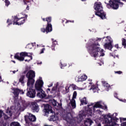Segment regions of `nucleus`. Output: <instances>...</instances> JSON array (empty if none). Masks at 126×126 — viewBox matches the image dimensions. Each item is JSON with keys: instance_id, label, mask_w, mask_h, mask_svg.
I'll return each mask as SVG.
<instances>
[{"instance_id": "obj_1", "label": "nucleus", "mask_w": 126, "mask_h": 126, "mask_svg": "<svg viewBox=\"0 0 126 126\" xmlns=\"http://www.w3.org/2000/svg\"><path fill=\"white\" fill-rule=\"evenodd\" d=\"M102 105H104V102H102V101L96 102L94 105L93 103L89 104L87 107L85 108V111H82L79 112L77 117L74 118L75 121L74 120H72V115H71L70 113H68L63 116V119L65 121L68 126H71L73 122L79 124L82 122L83 117H91L92 115H93V112L97 113V114L101 115L103 111L98 109L100 108L103 110H107V106L106 105L103 106Z\"/></svg>"}, {"instance_id": "obj_2", "label": "nucleus", "mask_w": 126, "mask_h": 126, "mask_svg": "<svg viewBox=\"0 0 126 126\" xmlns=\"http://www.w3.org/2000/svg\"><path fill=\"white\" fill-rule=\"evenodd\" d=\"M101 40H102L101 38H92L89 40L88 43L86 44V48L91 57L97 58L98 56L104 57L105 56L104 49H101L100 44L98 43Z\"/></svg>"}, {"instance_id": "obj_3", "label": "nucleus", "mask_w": 126, "mask_h": 126, "mask_svg": "<svg viewBox=\"0 0 126 126\" xmlns=\"http://www.w3.org/2000/svg\"><path fill=\"white\" fill-rule=\"evenodd\" d=\"M28 106V104L25 100H22L20 103H16L15 106L7 108L6 110V114H3L4 120H8L12 115H15L20 112H23Z\"/></svg>"}, {"instance_id": "obj_4", "label": "nucleus", "mask_w": 126, "mask_h": 126, "mask_svg": "<svg viewBox=\"0 0 126 126\" xmlns=\"http://www.w3.org/2000/svg\"><path fill=\"white\" fill-rule=\"evenodd\" d=\"M28 79L27 82L28 88L27 89V96L30 98H35L36 97V91L33 88L35 83V72L33 70H30L26 74Z\"/></svg>"}, {"instance_id": "obj_5", "label": "nucleus", "mask_w": 126, "mask_h": 126, "mask_svg": "<svg viewBox=\"0 0 126 126\" xmlns=\"http://www.w3.org/2000/svg\"><path fill=\"white\" fill-rule=\"evenodd\" d=\"M117 116H118V113H115L113 114H111V113H108L103 116L102 118L103 124H105L104 126H117V123L119 121L118 118H117Z\"/></svg>"}, {"instance_id": "obj_6", "label": "nucleus", "mask_w": 126, "mask_h": 126, "mask_svg": "<svg viewBox=\"0 0 126 126\" xmlns=\"http://www.w3.org/2000/svg\"><path fill=\"white\" fill-rule=\"evenodd\" d=\"M44 85V82L42 79V77H40L39 79H37L34 85V88L37 91V97L40 98V99H44L46 98L47 94L45 93V91L42 89Z\"/></svg>"}, {"instance_id": "obj_7", "label": "nucleus", "mask_w": 126, "mask_h": 126, "mask_svg": "<svg viewBox=\"0 0 126 126\" xmlns=\"http://www.w3.org/2000/svg\"><path fill=\"white\" fill-rule=\"evenodd\" d=\"M32 55L33 53H32L23 52L20 53H16L14 56V58L18 61H20V62H23V61H24V58H25V57H28L29 58H30V59H26L25 61L29 63L30 61H32V60H33V57H32Z\"/></svg>"}, {"instance_id": "obj_8", "label": "nucleus", "mask_w": 126, "mask_h": 126, "mask_svg": "<svg viewBox=\"0 0 126 126\" xmlns=\"http://www.w3.org/2000/svg\"><path fill=\"white\" fill-rule=\"evenodd\" d=\"M94 8L95 10L97 11V12H95V15L99 16L101 19H105L106 18V14L103 11V7H102L101 2H95Z\"/></svg>"}, {"instance_id": "obj_9", "label": "nucleus", "mask_w": 126, "mask_h": 126, "mask_svg": "<svg viewBox=\"0 0 126 126\" xmlns=\"http://www.w3.org/2000/svg\"><path fill=\"white\" fill-rule=\"evenodd\" d=\"M106 4V7L109 9H118L119 8V3L123 4V3L120 2V0H109V3H107V1H105Z\"/></svg>"}, {"instance_id": "obj_10", "label": "nucleus", "mask_w": 126, "mask_h": 126, "mask_svg": "<svg viewBox=\"0 0 126 126\" xmlns=\"http://www.w3.org/2000/svg\"><path fill=\"white\" fill-rule=\"evenodd\" d=\"M46 21L47 22V26H46V29L42 28L41 31L43 33L46 32V34H48L49 32H52V31H53V28L52 27V24H51L52 18L51 17L46 18Z\"/></svg>"}, {"instance_id": "obj_11", "label": "nucleus", "mask_w": 126, "mask_h": 126, "mask_svg": "<svg viewBox=\"0 0 126 126\" xmlns=\"http://www.w3.org/2000/svg\"><path fill=\"white\" fill-rule=\"evenodd\" d=\"M103 40L105 41L104 47V49H108V50H112L113 48V45H112V43H113V39L110 36H107L106 37L103 38Z\"/></svg>"}, {"instance_id": "obj_12", "label": "nucleus", "mask_w": 126, "mask_h": 126, "mask_svg": "<svg viewBox=\"0 0 126 126\" xmlns=\"http://www.w3.org/2000/svg\"><path fill=\"white\" fill-rule=\"evenodd\" d=\"M43 114L44 116H48L49 114H54V111L52 110V106L49 104H45L44 105V109L42 111Z\"/></svg>"}, {"instance_id": "obj_13", "label": "nucleus", "mask_w": 126, "mask_h": 126, "mask_svg": "<svg viewBox=\"0 0 126 126\" xmlns=\"http://www.w3.org/2000/svg\"><path fill=\"white\" fill-rule=\"evenodd\" d=\"M25 120L26 124L29 125V124H31L29 123V121L30 122H35L36 121V117L31 113H28L27 115L25 116Z\"/></svg>"}, {"instance_id": "obj_14", "label": "nucleus", "mask_w": 126, "mask_h": 126, "mask_svg": "<svg viewBox=\"0 0 126 126\" xmlns=\"http://www.w3.org/2000/svg\"><path fill=\"white\" fill-rule=\"evenodd\" d=\"M25 18L21 17L18 18L17 17H15L13 20V25H22L25 22Z\"/></svg>"}, {"instance_id": "obj_15", "label": "nucleus", "mask_w": 126, "mask_h": 126, "mask_svg": "<svg viewBox=\"0 0 126 126\" xmlns=\"http://www.w3.org/2000/svg\"><path fill=\"white\" fill-rule=\"evenodd\" d=\"M77 95V93L76 91H74L73 94V96L72 99L70 100V105L72 107V109H75L76 108V103L75 102V100L74 99L76 98V96Z\"/></svg>"}, {"instance_id": "obj_16", "label": "nucleus", "mask_w": 126, "mask_h": 126, "mask_svg": "<svg viewBox=\"0 0 126 126\" xmlns=\"http://www.w3.org/2000/svg\"><path fill=\"white\" fill-rule=\"evenodd\" d=\"M59 91L63 93V94H66V93H68L69 91V87L67 86L64 87L63 86H61L59 88Z\"/></svg>"}, {"instance_id": "obj_17", "label": "nucleus", "mask_w": 126, "mask_h": 126, "mask_svg": "<svg viewBox=\"0 0 126 126\" xmlns=\"http://www.w3.org/2000/svg\"><path fill=\"white\" fill-rule=\"evenodd\" d=\"M31 108L32 112L38 113L39 112V106L37 104V103L32 102L31 105Z\"/></svg>"}, {"instance_id": "obj_18", "label": "nucleus", "mask_w": 126, "mask_h": 126, "mask_svg": "<svg viewBox=\"0 0 126 126\" xmlns=\"http://www.w3.org/2000/svg\"><path fill=\"white\" fill-rule=\"evenodd\" d=\"M87 79V76L85 74H83L81 76L78 77V79L76 80L77 82H80L81 81H84Z\"/></svg>"}, {"instance_id": "obj_19", "label": "nucleus", "mask_w": 126, "mask_h": 126, "mask_svg": "<svg viewBox=\"0 0 126 126\" xmlns=\"http://www.w3.org/2000/svg\"><path fill=\"white\" fill-rule=\"evenodd\" d=\"M51 102L52 103L53 106H54V107H56V106L58 107L57 109H60V108H62V103H58V102H57L56 100L53 99L51 101Z\"/></svg>"}, {"instance_id": "obj_20", "label": "nucleus", "mask_w": 126, "mask_h": 126, "mask_svg": "<svg viewBox=\"0 0 126 126\" xmlns=\"http://www.w3.org/2000/svg\"><path fill=\"white\" fill-rule=\"evenodd\" d=\"M13 90H14L13 94H14L15 97H17L19 93H20L21 94H24V93L22 92L21 90H20V89H14Z\"/></svg>"}, {"instance_id": "obj_21", "label": "nucleus", "mask_w": 126, "mask_h": 126, "mask_svg": "<svg viewBox=\"0 0 126 126\" xmlns=\"http://www.w3.org/2000/svg\"><path fill=\"white\" fill-rule=\"evenodd\" d=\"M92 120L90 118L86 119L84 121V124L86 126H91L92 125Z\"/></svg>"}, {"instance_id": "obj_22", "label": "nucleus", "mask_w": 126, "mask_h": 126, "mask_svg": "<svg viewBox=\"0 0 126 126\" xmlns=\"http://www.w3.org/2000/svg\"><path fill=\"white\" fill-rule=\"evenodd\" d=\"M90 90H92L94 93H96V92L98 93V90H99V89L97 86L93 85L91 86V88Z\"/></svg>"}, {"instance_id": "obj_23", "label": "nucleus", "mask_w": 126, "mask_h": 126, "mask_svg": "<svg viewBox=\"0 0 126 126\" xmlns=\"http://www.w3.org/2000/svg\"><path fill=\"white\" fill-rule=\"evenodd\" d=\"M102 85L105 87L106 91H109L110 90V85L106 81H102Z\"/></svg>"}, {"instance_id": "obj_24", "label": "nucleus", "mask_w": 126, "mask_h": 126, "mask_svg": "<svg viewBox=\"0 0 126 126\" xmlns=\"http://www.w3.org/2000/svg\"><path fill=\"white\" fill-rule=\"evenodd\" d=\"M88 103V101H87V99H86V97H84L81 99V105H87Z\"/></svg>"}, {"instance_id": "obj_25", "label": "nucleus", "mask_w": 126, "mask_h": 126, "mask_svg": "<svg viewBox=\"0 0 126 126\" xmlns=\"http://www.w3.org/2000/svg\"><path fill=\"white\" fill-rule=\"evenodd\" d=\"M25 78V76L22 75L20 77V78L19 79V82H20V83H21V84H22V85H23V86H24V83H25V82H24Z\"/></svg>"}, {"instance_id": "obj_26", "label": "nucleus", "mask_w": 126, "mask_h": 126, "mask_svg": "<svg viewBox=\"0 0 126 126\" xmlns=\"http://www.w3.org/2000/svg\"><path fill=\"white\" fill-rule=\"evenodd\" d=\"M120 119L121 123H122L121 124V126H126V118H120Z\"/></svg>"}, {"instance_id": "obj_27", "label": "nucleus", "mask_w": 126, "mask_h": 126, "mask_svg": "<svg viewBox=\"0 0 126 126\" xmlns=\"http://www.w3.org/2000/svg\"><path fill=\"white\" fill-rule=\"evenodd\" d=\"M57 120H59V118H58V117H57L56 116H50V121L51 122H54V121H57Z\"/></svg>"}, {"instance_id": "obj_28", "label": "nucleus", "mask_w": 126, "mask_h": 126, "mask_svg": "<svg viewBox=\"0 0 126 126\" xmlns=\"http://www.w3.org/2000/svg\"><path fill=\"white\" fill-rule=\"evenodd\" d=\"M53 42H52V50L53 51H55V49L54 48H54V47H56V45H58V42L57 41V40H54V39H52Z\"/></svg>"}, {"instance_id": "obj_29", "label": "nucleus", "mask_w": 126, "mask_h": 126, "mask_svg": "<svg viewBox=\"0 0 126 126\" xmlns=\"http://www.w3.org/2000/svg\"><path fill=\"white\" fill-rule=\"evenodd\" d=\"M34 45H35V43H29L27 45L26 48L27 49H32V47H34Z\"/></svg>"}, {"instance_id": "obj_30", "label": "nucleus", "mask_w": 126, "mask_h": 126, "mask_svg": "<svg viewBox=\"0 0 126 126\" xmlns=\"http://www.w3.org/2000/svg\"><path fill=\"white\" fill-rule=\"evenodd\" d=\"M10 126H21L18 122H12L11 123Z\"/></svg>"}, {"instance_id": "obj_31", "label": "nucleus", "mask_w": 126, "mask_h": 126, "mask_svg": "<svg viewBox=\"0 0 126 126\" xmlns=\"http://www.w3.org/2000/svg\"><path fill=\"white\" fill-rule=\"evenodd\" d=\"M122 45L124 46V48H126V40L125 38L122 39Z\"/></svg>"}, {"instance_id": "obj_32", "label": "nucleus", "mask_w": 126, "mask_h": 126, "mask_svg": "<svg viewBox=\"0 0 126 126\" xmlns=\"http://www.w3.org/2000/svg\"><path fill=\"white\" fill-rule=\"evenodd\" d=\"M55 91V89L53 88L51 90V89L48 88L47 89V90H46V92H47V93H53V92Z\"/></svg>"}, {"instance_id": "obj_33", "label": "nucleus", "mask_w": 126, "mask_h": 126, "mask_svg": "<svg viewBox=\"0 0 126 126\" xmlns=\"http://www.w3.org/2000/svg\"><path fill=\"white\" fill-rule=\"evenodd\" d=\"M4 2L5 3L6 6H8L10 4V2L8 0H5Z\"/></svg>"}, {"instance_id": "obj_34", "label": "nucleus", "mask_w": 126, "mask_h": 126, "mask_svg": "<svg viewBox=\"0 0 126 126\" xmlns=\"http://www.w3.org/2000/svg\"><path fill=\"white\" fill-rule=\"evenodd\" d=\"M7 23H8V25H10L12 24V21H11V20L8 19L7 20Z\"/></svg>"}, {"instance_id": "obj_35", "label": "nucleus", "mask_w": 126, "mask_h": 126, "mask_svg": "<svg viewBox=\"0 0 126 126\" xmlns=\"http://www.w3.org/2000/svg\"><path fill=\"white\" fill-rule=\"evenodd\" d=\"M61 68H63L64 66H66L67 64L66 63L63 64L62 63V62H61Z\"/></svg>"}, {"instance_id": "obj_36", "label": "nucleus", "mask_w": 126, "mask_h": 126, "mask_svg": "<svg viewBox=\"0 0 126 126\" xmlns=\"http://www.w3.org/2000/svg\"><path fill=\"white\" fill-rule=\"evenodd\" d=\"M72 88H73V90H75L76 89V86L75 85H72L71 86Z\"/></svg>"}, {"instance_id": "obj_37", "label": "nucleus", "mask_w": 126, "mask_h": 126, "mask_svg": "<svg viewBox=\"0 0 126 126\" xmlns=\"http://www.w3.org/2000/svg\"><path fill=\"white\" fill-rule=\"evenodd\" d=\"M115 73H117L118 74H122V73H123V72L121 71H115Z\"/></svg>"}, {"instance_id": "obj_38", "label": "nucleus", "mask_w": 126, "mask_h": 126, "mask_svg": "<svg viewBox=\"0 0 126 126\" xmlns=\"http://www.w3.org/2000/svg\"><path fill=\"white\" fill-rule=\"evenodd\" d=\"M45 50H46V49L45 48H42L41 50V51H40V54H43Z\"/></svg>"}, {"instance_id": "obj_39", "label": "nucleus", "mask_w": 126, "mask_h": 126, "mask_svg": "<svg viewBox=\"0 0 126 126\" xmlns=\"http://www.w3.org/2000/svg\"><path fill=\"white\" fill-rule=\"evenodd\" d=\"M2 114H3L2 110H0V118L2 117Z\"/></svg>"}, {"instance_id": "obj_40", "label": "nucleus", "mask_w": 126, "mask_h": 126, "mask_svg": "<svg viewBox=\"0 0 126 126\" xmlns=\"http://www.w3.org/2000/svg\"><path fill=\"white\" fill-rule=\"evenodd\" d=\"M114 97H115V98H117L118 99V93H114Z\"/></svg>"}, {"instance_id": "obj_41", "label": "nucleus", "mask_w": 126, "mask_h": 126, "mask_svg": "<svg viewBox=\"0 0 126 126\" xmlns=\"http://www.w3.org/2000/svg\"><path fill=\"white\" fill-rule=\"evenodd\" d=\"M68 22H74V21H69V20H68V21H66V23H68Z\"/></svg>"}, {"instance_id": "obj_42", "label": "nucleus", "mask_w": 126, "mask_h": 126, "mask_svg": "<svg viewBox=\"0 0 126 126\" xmlns=\"http://www.w3.org/2000/svg\"><path fill=\"white\" fill-rule=\"evenodd\" d=\"M17 71H18V69H17V70H14V71H13L12 72L13 73H15L16 72H17Z\"/></svg>"}, {"instance_id": "obj_43", "label": "nucleus", "mask_w": 126, "mask_h": 126, "mask_svg": "<svg viewBox=\"0 0 126 126\" xmlns=\"http://www.w3.org/2000/svg\"><path fill=\"white\" fill-rule=\"evenodd\" d=\"M115 48H117V49H119V45L116 44L115 45Z\"/></svg>"}, {"instance_id": "obj_44", "label": "nucleus", "mask_w": 126, "mask_h": 126, "mask_svg": "<svg viewBox=\"0 0 126 126\" xmlns=\"http://www.w3.org/2000/svg\"><path fill=\"white\" fill-rule=\"evenodd\" d=\"M120 101H121V102H126V99H120Z\"/></svg>"}, {"instance_id": "obj_45", "label": "nucleus", "mask_w": 126, "mask_h": 126, "mask_svg": "<svg viewBox=\"0 0 126 126\" xmlns=\"http://www.w3.org/2000/svg\"><path fill=\"white\" fill-rule=\"evenodd\" d=\"M2 81V79H1V76L0 75V82H1Z\"/></svg>"}, {"instance_id": "obj_46", "label": "nucleus", "mask_w": 126, "mask_h": 126, "mask_svg": "<svg viewBox=\"0 0 126 126\" xmlns=\"http://www.w3.org/2000/svg\"><path fill=\"white\" fill-rule=\"evenodd\" d=\"M37 63V64H42V62H41L40 63Z\"/></svg>"}, {"instance_id": "obj_47", "label": "nucleus", "mask_w": 126, "mask_h": 126, "mask_svg": "<svg viewBox=\"0 0 126 126\" xmlns=\"http://www.w3.org/2000/svg\"><path fill=\"white\" fill-rule=\"evenodd\" d=\"M27 10H29V6H27Z\"/></svg>"}, {"instance_id": "obj_48", "label": "nucleus", "mask_w": 126, "mask_h": 126, "mask_svg": "<svg viewBox=\"0 0 126 126\" xmlns=\"http://www.w3.org/2000/svg\"><path fill=\"white\" fill-rule=\"evenodd\" d=\"M78 90H83V88H78Z\"/></svg>"}, {"instance_id": "obj_49", "label": "nucleus", "mask_w": 126, "mask_h": 126, "mask_svg": "<svg viewBox=\"0 0 126 126\" xmlns=\"http://www.w3.org/2000/svg\"><path fill=\"white\" fill-rule=\"evenodd\" d=\"M52 86H53V84H52L51 85H50V86H48V87H52Z\"/></svg>"}, {"instance_id": "obj_50", "label": "nucleus", "mask_w": 126, "mask_h": 126, "mask_svg": "<svg viewBox=\"0 0 126 126\" xmlns=\"http://www.w3.org/2000/svg\"><path fill=\"white\" fill-rule=\"evenodd\" d=\"M12 62L13 63H15V61H12Z\"/></svg>"}, {"instance_id": "obj_51", "label": "nucleus", "mask_w": 126, "mask_h": 126, "mask_svg": "<svg viewBox=\"0 0 126 126\" xmlns=\"http://www.w3.org/2000/svg\"><path fill=\"white\" fill-rule=\"evenodd\" d=\"M124 31H125V32H126V28H125Z\"/></svg>"}, {"instance_id": "obj_52", "label": "nucleus", "mask_w": 126, "mask_h": 126, "mask_svg": "<svg viewBox=\"0 0 126 126\" xmlns=\"http://www.w3.org/2000/svg\"><path fill=\"white\" fill-rule=\"evenodd\" d=\"M42 20H43V21H45V18H42Z\"/></svg>"}, {"instance_id": "obj_53", "label": "nucleus", "mask_w": 126, "mask_h": 126, "mask_svg": "<svg viewBox=\"0 0 126 126\" xmlns=\"http://www.w3.org/2000/svg\"><path fill=\"white\" fill-rule=\"evenodd\" d=\"M110 56H111L112 57H114V55H112V54H110Z\"/></svg>"}, {"instance_id": "obj_54", "label": "nucleus", "mask_w": 126, "mask_h": 126, "mask_svg": "<svg viewBox=\"0 0 126 126\" xmlns=\"http://www.w3.org/2000/svg\"><path fill=\"white\" fill-rule=\"evenodd\" d=\"M88 80H89V81H92V80H91V79H89Z\"/></svg>"}, {"instance_id": "obj_55", "label": "nucleus", "mask_w": 126, "mask_h": 126, "mask_svg": "<svg viewBox=\"0 0 126 126\" xmlns=\"http://www.w3.org/2000/svg\"><path fill=\"white\" fill-rule=\"evenodd\" d=\"M89 84L92 85V82H90Z\"/></svg>"}, {"instance_id": "obj_56", "label": "nucleus", "mask_w": 126, "mask_h": 126, "mask_svg": "<svg viewBox=\"0 0 126 126\" xmlns=\"http://www.w3.org/2000/svg\"><path fill=\"white\" fill-rule=\"evenodd\" d=\"M82 0V1H85V0Z\"/></svg>"}, {"instance_id": "obj_57", "label": "nucleus", "mask_w": 126, "mask_h": 126, "mask_svg": "<svg viewBox=\"0 0 126 126\" xmlns=\"http://www.w3.org/2000/svg\"><path fill=\"white\" fill-rule=\"evenodd\" d=\"M123 0L124 1H126V0Z\"/></svg>"}, {"instance_id": "obj_58", "label": "nucleus", "mask_w": 126, "mask_h": 126, "mask_svg": "<svg viewBox=\"0 0 126 126\" xmlns=\"http://www.w3.org/2000/svg\"><path fill=\"white\" fill-rule=\"evenodd\" d=\"M37 47H39V45L37 44Z\"/></svg>"}, {"instance_id": "obj_59", "label": "nucleus", "mask_w": 126, "mask_h": 126, "mask_svg": "<svg viewBox=\"0 0 126 126\" xmlns=\"http://www.w3.org/2000/svg\"><path fill=\"white\" fill-rule=\"evenodd\" d=\"M89 30V31L91 32V30Z\"/></svg>"}]
</instances>
